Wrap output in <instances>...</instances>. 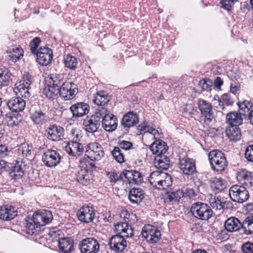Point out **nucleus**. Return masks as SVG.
<instances>
[{"mask_svg":"<svg viewBox=\"0 0 253 253\" xmlns=\"http://www.w3.org/2000/svg\"><path fill=\"white\" fill-rule=\"evenodd\" d=\"M53 218L50 211L43 210L34 213L33 218L26 220V232L30 235H37L41 231L42 226L49 223Z\"/></svg>","mask_w":253,"mask_h":253,"instance_id":"nucleus-1","label":"nucleus"},{"mask_svg":"<svg viewBox=\"0 0 253 253\" xmlns=\"http://www.w3.org/2000/svg\"><path fill=\"white\" fill-rule=\"evenodd\" d=\"M209 159L211 168L217 172L224 171L227 166L225 155L218 150H213L209 153Z\"/></svg>","mask_w":253,"mask_h":253,"instance_id":"nucleus-2","label":"nucleus"},{"mask_svg":"<svg viewBox=\"0 0 253 253\" xmlns=\"http://www.w3.org/2000/svg\"><path fill=\"white\" fill-rule=\"evenodd\" d=\"M190 211L195 218L201 220H208L213 214L211 207L206 203L200 202L193 204Z\"/></svg>","mask_w":253,"mask_h":253,"instance_id":"nucleus-3","label":"nucleus"},{"mask_svg":"<svg viewBox=\"0 0 253 253\" xmlns=\"http://www.w3.org/2000/svg\"><path fill=\"white\" fill-rule=\"evenodd\" d=\"M198 108L201 113L200 118L207 125L215 122V118L211 104L203 99H199L197 102Z\"/></svg>","mask_w":253,"mask_h":253,"instance_id":"nucleus-4","label":"nucleus"},{"mask_svg":"<svg viewBox=\"0 0 253 253\" xmlns=\"http://www.w3.org/2000/svg\"><path fill=\"white\" fill-rule=\"evenodd\" d=\"M229 195L233 201L243 203L247 201L250 195L249 191L245 186L234 185L229 189Z\"/></svg>","mask_w":253,"mask_h":253,"instance_id":"nucleus-5","label":"nucleus"},{"mask_svg":"<svg viewBox=\"0 0 253 253\" xmlns=\"http://www.w3.org/2000/svg\"><path fill=\"white\" fill-rule=\"evenodd\" d=\"M79 249L82 253H98L100 245L93 237H87L80 242Z\"/></svg>","mask_w":253,"mask_h":253,"instance_id":"nucleus-6","label":"nucleus"},{"mask_svg":"<svg viewBox=\"0 0 253 253\" xmlns=\"http://www.w3.org/2000/svg\"><path fill=\"white\" fill-rule=\"evenodd\" d=\"M78 92L77 85L69 82L62 84L59 89L60 97L65 100H70L74 98Z\"/></svg>","mask_w":253,"mask_h":253,"instance_id":"nucleus-7","label":"nucleus"},{"mask_svg":"<svg viewBox=\"0 0 253 253\" xmlns=\"http://www.w3.org/2000/svg\"><path fill=\"white\" fill-rule=\"evenodd\" d=\"M141 235L150 243H157L161 238V234L159 230L155 226L148 225L143 228Z\"/></svg>","mask_w":253,"mask_h":253,"instance_id":"nucleus-8","label":"nucleus"},{"mask_svg":"<svg viewBox=\"0 0 253 253\" xmlns=\"http://www.w3.org/2000/svg\"><path fill=\"white\" fill-rule=\"evenodd\" d=\"M95 214V211L92 206L88 205L83 206L77 212V215L79 220L83 222L88 223L93 221Z\"/></svg>","mask_w":253,"mask_h":253,"instance_id":"nucleus-9","label":"nucleus"},{"mask_svg":"<svg viewBox=\"0 0 253 253\" xmlns=\"http://www.w3.org/2000/svg\"><path fill=\"white\" fill-rule=\"evenodd\" d=\"M125 237L121 235H115L109 239L110 249L116 253L123 252L126 247V242Z\"/></svg>","mask_w":253,"mask_h":253,"instance_id":"nucleus-10","label":"nucleus"},{"mask_svg":"<svg viewBox=\"0 0 253 253\" xmlns=\"http://www.w3.org/2000/svg\"><path fill=\"white\" fill-rule=\"evenodd\" d=\"M60 159L61 157L56 151L49 149L45 151L42 156V162L46 166L50 168L57 166Z\"/></svg>","mask_w":253,"mask_h":253,"instance_id":"nucleus-11","label":"nucleus"},{"mask_svg":"<svg viewBox=\"0 0 253 253\" xmlns=\"http://www.w3.org/2000/svg\"><path fill=\"white\" fill-rule=\"evenodd\" d=\"M37 62L42 66H47L50 63L52 60L53 54L51 49L41 47L38 49L36 54Z\"/></svg>","mask_w":253,"mask_h":253,"instance_id":"nucleus-12","label":"nucleus"},{"mask_svg":"<svg viewBox=\"0 0 253 253\" xmlns=\"http://www.w3.org/2000/svg\"><path fill=\"white\" fill-rule=\"evenodd\" d=\"M85 153L90 156H87L91 160L94 159L97 161L100 160L104 155V153L100 144L96 142L89 143L86 147Z\"/></svg>","mask_w":253,"mask_h":253,"instance_id":"nucleus-13","label":"nucleus"},{"mask_svg":"<svg viewBox=\"0 0 253 253\" xmlns=\"http://www.w3.org/2000/svg\"><path fill=\"white\" fill-rule=\"evenodd\" d=\"M64 128L56 125H50L46 129L47 138L52 141H59L64 135Z\"/></svg>","mask_w":253,"mask_h":253,"instance_id":"nucleus-14","label":"nucleus"},{"mask_svg":"<svg viewBox=\"0 0 253 253\" xmlns=\"http://www.w3.org/2000/svg\"><path fill=\"white\" fill-rule=\"evenodd\" d=\"M179 168L186 175L193 174L196 171L194 160L188 158H184L179 160Z\"/></svg>","mask_w":253,"mask_h":253,"instance_id":"nucleus-15","label":"nucleus"},{"mask_svg":"<svg viewBox=\"0 0 253 253\" xmlns=\"http://www.w3.org/2000/svg\"><path fill=\"white\" fill-rule=\"evenodd\" d=\"M101 121L96 117L91 115L87 116L83 121V125L86 131L89 133L96 132L100 126Z\"/></svg>","mask_w":253,"mask_h":253,"instance_id":"nucleus-16","label":"nucleus"},{"mask_svg":"<svg viewBox=\"0 0 253 253\" xmlns=\"http://www.w3.org/2000/svg\"><path fill=\"white\" fill-rule=\"evenodd\" d=\"M70 110L73 117H81L87 114L89 111V105L84 102H79L72 105Z\"/></svg>","mask_w":253,"mask_h":253,"instance_id":"nucleus-17","label":"nucleus"},{"mask_svg":"<svg viewBox=\"0 0 253 253\" xmlns=\"http://www.w3.org/2000/svg\"><path fill=\"white\" fill-rule=\"evenodd\" d=\"M115 231L116 235H121L124 237H131L133 235V229L126 222H118L115 225Z\"/></svg>","mask_w":253,"mask_h":253,"instance_id":"nucleus-18","label":"nucleus"},{"mask_svg":"<svg viewBox=\"0 0 253 253\" xmlns=\"http://www.w3.org/2000/svg\"><path fill=\"white\" fill-rule=\"evenodd\" d=\"M23 97H13L7 103L9 109L13 112H19L22 111L26 106V102Z\"/></svg>","mask_w":253,"mask_h":253,"instance_id":"nucleus-19","label":"nucleus"},{"mask_svg":"<svg viewBox=\"0 0 253 253\" xmlns=\"http://www.w3.org/2000/svg\"><path fill=\"white\" fill-rule=\"evenodd\" d=\"M138 121L139 118L137 114L130 111L123 116L121 124L125 128L128 129L136 125Z\"/></svg>","mask_w":253,"mask_h":253,"instance_id":"nucleus-20","label":"nucleus"},{"mask_svg":"<svg viewBox=\"0 0 253 253\" xmlns=\"http://www.w3.org/2000/svg\"><path fill=\"white\" fill-rule=\"evenodd\" d=\"M117 118L112 114L107 115L102 120V126L107 131H113L117 127Z\"/></svg>","mask_w":253,"mask_h":253,"instance_id":"nucleus-21","label":"nucleus"},{"mask_svg":"<svg viewBox=\"0 0 253 253\" xmlns=\"http://www.w3.org/2000/svg\"><path fill=\"white\" fill-rule=\"evenodd\" d=\"M76 176L77 181L84 185L89 184L93 177L91 170L88 169H80Z\"/></svg>","mask_w":253,"mask_h":253,"instance_id":"nucleus-22","label":"nucleus"},{"mask_svg":"<svg viewBox=\"0 0 253 253\" xmlns=\"http://www.w3.org/2000/svg\"><path fill=\"white\" fill-rule=\"evenodd\" d=\"M149 149L153 154L160 156L164 155L168 151V147L165 141L159 139L154 141L150 145Z\"/></svg>","mask_w":253,"mask_h":253,"instance_id":"nucleus-23","label":"nucleus"},{"mask_svg":"<svg viewBox=\"0 0 253 253\" xmlns=\"http://www.w3.org/2000/svg\"><path fill=\"white\" fill-rule=\"evenodd\" d=\"M66 152L72 156H80L83 152L82 144L76 141H72L65 147Z\"/></svg>","mask_w":253,"mask_h":253,"instance_id":"nucleus-24","label":"nucleus"},{"mask_svg":"<svg viewBox=\"0 0 253 253\" xmlns=\"http://www.w3.org/2000/svg\"><path fill=\"white\" fill-rule=\"evenodd\" d=\"M224 227L226 231L232 232L243 229L242 221L235 217L228 218L224 223Z\"/></svg>","mask_w":253,"mask_h":253,"instance_id":"nucleus-25","label":"nucleus"},{"mask_svg":"<svg viewBox=\"0 0 253 253\" xmlns=\"http://www.w3.org/2000/svg\"><path fill=\"white\" fill-rule=\"evenodd\" d=\"M184 196L183 192L180 189L169 190L165 195V202L172 205L179 201L182 197Z\"/></svg>","mask_w":253,"mask_h":253,"instance_id":"nucleus-26","label":"nucleus"},{"mask_svg":"<svg viewBox=\"0 0 253 253\" xmlns=\"http://www.w3.org/2000/svg\"><path fill=\"white\" fill-rule=\"evenodd\" d=\"M245 115L244 113L242 112L238 113L237 112H231L226 115V121L228 123L229 126H238L243 123V119L241 115Z\"/></svg>","mask_w":253,"mask_h":253,"instance_id":"nucleus-27","label":"nucleus"},{"mask_svg":"<svg viewBox=\"0 0 253 253\" xmlns=\"http://www.w3.org/2000/svg\"><path fill=\"white\" fill-rule=\"evenodd\" d=\"M225 134L230 141H237L241 137V132L238 126H229L225 129Z\"/></svg>","mask_w":253,"mask_h":253,"instance_id":"nucleus-28","label":"nucleus"},{"mask_svg":"<svg viewBox=\"0 0 253 253\" xmlns=\"http://www.w3.org/2000/svg\"><path fill=\"white\" fill-rule=\"evenodd\" d=\"M143 191L140 188H132L129 192L128 198L133 204H138L144 199Z\"/></svg>","mask_w":253,"mask_h":253,"instance_id":"nucleus-29","label":"nucleus"},{"mask_svg":"<svg viewBox=\"0 0 253 253\" xmlns=\"http://www.w3.org/2000/svg\"><path fill=\"white\" fill-rule=\"evenodd\" d=\"M30 118L35 124L42 125L45 123L47 119V116L41 110L34 111L32 108L30 109Z\"/></svg>","mask_w":253,"mask_h":253,"instance_id":"nucleus-30","label":"nucleus"},{"mask_svg":"<svg viewBox=\"0 0 253 253\" xmlns=\"http://www.w3.org/2000/svg\"><path fill=\"white\" fill-rule=\"evenodd\" d=\"M24 167L25 165L22 164H20L19 162H17L14 166L9 167V170L8 171L12 178L19 179L21 178L24 174Z\"/></svg>","mask_w":253,"mask_h":253,"instance_id":"nucleus-31","label":"nucleus"},{"mask_svg":"<svg viewBox=\"0 0 253 253\" xmlns=\"http://www.w3.org/2000/svg\"><path fill=\"white\" fill-rule=\"evenodd\" d=\"M170 159L165 155L156 156L154 160L156 167L162 170H167L170 166Z\"/></svg>","mask_w":253,"mask_h":253,"instance_id":"nucleus-32","label":"nucleus"},{"mask_svg":"<svg viewBox=\"0 0 253 253\" xmlns=\"http://www.w3.org/2000/svg\"><path fill=\"white\" fill-rule=\"evenodd\" d=\"M73 241L69 238H62L58 240V247L64 253H71L73 250Z\"/></svg>","mask_w":253,"mask_h":253,"instance_id":"nucleus-33","label":"nucleus"},{"mask_svg":"<svg viewBox=\"0 0 253 253\" xmlns=\"http://www.w3.org/2000/svg\"><path fill=\"white\" fill-rule=\"evenodd\" d=\"M238 178L240 181H242L243 184L246 186L251 187L252 186L253 174L251 172L243 169L239 173Z\"/></svg>","mask_w":253,"mask_h":253,"instance_id":"nucleus-34","label":"nucleus"},{"mask_svg":"<svg viewBox=\"0 0 253 253\" xmlns=\"http://www.w3.org/2000/svg\"><path fill=\"white\" fill-rule=\"evenodd\" d=\"M17 215V212L12 207H4L0 210V218L3 220H10Z\"/></svg>","mask_w":253,"mask_h":253,"instance_id":"nucleus-35","label":"nucleus"},{"mask_svg":"<svg viewBox=\"0 0 253 253\" xmlns=\"http://www.w3.org/2000/svg\"><path fill=\"white\" fill-rule=\"evenodd\" d=\"M18 90V93L20 96L24 98H28L31 95L30 90L31 89V85L27 82L22 80L20 82V84L17 87Z\"/></svg>","mask_w":253,"mask_h":253,"instance_id":"nucleus-36","label":"nucleus"},{"mask_svg":"<svg viewBox=\"0 0 253 253\" xmlns=\"http://www.w3.org/2000/svg\"><path fill=\"white\" fill-rule=\"evenodd\" d=\"M62 75L57 74H52L49 75L48 80L47 81L50 85H52L58 89H60L63 81Z\"/></svg>","mask_w":253,"mask_h":253,"instance_id":"nucleus-37","label":"nucleus"},{"mask_svg":"<svg viewBox=\"0 0 253 253\" xmlns=\"http://www.w3.org/2000/svg\"><path fill=\"white\" fill-rule=\"evenodd\" d=\"M244 233L247 235L253 234V216H247L242 221Z\"/></svg>","mask_w":253,"mask_h":253,"instance_id":"nucleus-38","label":"nucleus"},{"mask_svg":"<svg viewBox=\"0 0 253 253\" xmlns=\"http://www.w3.org/2000/svg\"><path fill=\"white\" fill-rule=\"evenodd\" d=\"M109 101L108 95L105 92L100 91L96 93L93 99V102L98 106H104Z\"/></svg>","mask_w":253,"mask_h":253,"instance_id":"nucleus-39","label":"nucleus"},{"mask_svg":"<svg viewBox=\"0 0 253 253\" xmlns=\"http://www.w3.org/2000/svg\"><path fill=\"white\" fill-rule=\"evenodd\" d=\"M64 63L66 67L73 70H75L77 68L78 64L77 58L71 55L64 56Z\"/></svg>","mask_w":253,"mask_h":253,"instance_id":"nucleus-40","label":"nucleus"},{"mask_svg":"<svg viewBox=\"0 0 253 253\" xmlns=\"http://www.w3.org/2000/svg\"><path fill=\"white\" fill-rule=\"evenodd\" d=\"M210 184L212 190L216 192L221 191L225 187V185L222 178H213L210 180Z\"/></svg>","mask_w":253,"mask_h":253,"instance_id":"nucleus-41","label":"nucleus"},{"mask_svg":"<svg viewBox=\"0 0 253 253\" xmlns=\"http://www.w3.org/2000/svg\"><path fill=\"white\" fill-rule=\"evenodd\" d=\"M42 93L47 98L53 99L59 94V89L48 84L43 89Z\"/></svg>","mask_w":253,"mask_h":253,"instance_id":"nucleus-42","label":"nucleus"},{"mask_svg":"<svg viewBox=\"0 0 253 253\" xmlns=\"http://www.w3.org/2000/svg\"><path fill=\"white\" fill-rule=\"evenodd\" d=\"M219 101V108L222 110L225 109V105L226 106H232L234 103L233 97L229 93L223 94L220 97Z\"/></svg>","mask_w":253,"mask_h":253,"instance_id":"nucleus-43","label":"nucleus"},{"mask_svg":"<svg viewBox=\"0 0 253 253\" xmlns=\"http://www.w3.org/2000/svg\"><path fill=\"white\" fill-rule=\"evenodd\" d=\"M23 50L20 47H15L9 52V57L14 62L17 61L23 55Z\"/></svg>","mask_w":253,"mask_h":253,"instance_id":"nucleus-44","label":"nucleus"},{"mask_svg":"<svg viewBox=\"0 0 253 253\" xmlns=\"http://www.w3.org/2000/svg\"><path fill=\"white\" fill-rule=\"evenodd\" d=\"M209 203L211 208L215 210H221L225 208V202H221L218 198H211L209 199Z\"/></svg>","mask_w":253,"mask_h":253,"instance_id":"nucleus-45","label":"nucleus"},{"mask_svg":"<svg viewBox=\"0 0 253 253\" xmlns=\"http://www.w3.org/2000/svg\"><path fill=\"white\" fill-rule=\"evenodd\" d=\"M10 80V73L6 69H0V85H7Z\"/></svg>","mask_w":253,"mask_h":253,"instance_id":"nucleus-46","label":"nucleus"},{"mask_svg":"<svg viewBox=\"0 0 253 253\" xmlns=\"http://www.w3.org/2000/svg\"><path fill=\"white\" fill-rule=\"evenodd\" d=\"M110 114V111L108 109L104 106H99L98 108L96 109L95 112L93 116L96 117L101 121V120L105 117L107 115Z\"/></svg>","mask_w":253,"mask_h":253,"instance_id":"nucleus-47","label":"nucleus"},{"mask_svg":"<svg viewBox=\"0 0 253 253\" xmlns=\"http://www.w3.org/2000/svg\"><path fill=\"white\" fill-rule=\"evenodd\" d=\"M133 171L134 170H125L120 175V180L124 181H127L128 183H132V178L134 177Z\"/></svg>","mask_w":253,"mask_h":253,"instance_id":"nucleus-48","label":"nucleus"},{"mask_svg":"<svg viewBox=\"0 0 253 253\" xmlns=\"http://www.w3.org/2000/svg\"><path fill=\"white\" fill-rule=\"evenodd\" d=\"M212 84V80L207 78L201 80L199 83V85L202 88V90L207 91L211 90Z\"/></svg>","mask_w":253,"mask_h":253,"instance_id":"nucleus-49","label":"nucleus"},{"mask_svg":"<svg viewBox=\"0 0 253 253\" xmlns=\"http://www.w3.org/2000/svg\"><path fill=\"white\" fill-rule=\"evenodd\" d=\"M112 154L116 161L120 164L125 162V157L124 154L118 147H115L112 151Z\"/></svg>","mask_w":253,"mask_h":253,"instance_id":"nucleus-50","label":"nucleus"},{"mask_svg":"<svg viewBox=\"0 0 253 253\" xmlns=\"http://www.w3.org/2000/svg\"><path fill=\"white\" fill-rule=\"evenodd\" d=\"M238 105L241 111H243V113L246 112L249 113L250 112V110L253 107V103L248 100H244L242 102H239L238 103Z\"/></svg>","mask_w":253,"mask_h":253,"instance_id":"nucleus-51","label":"nucleus"},{"mask_svg":"<svg viewBox=\"0 0 253 253\" xmlns=\"http://www.w3.org/2000/svg\"><path fill=\"white\" fill-rule=\"evenodd\" d=\"M41 42L40 38L36 37L34 38L30 43V50L31 53L36 55L38 52V48Z\"/></svg>","mask_w":253,"mask_h":253,"instance_id":"nucleus-52","label":"nucleus"},{"mask_svg":"<svg viewBox=\"0 0 253 253\" xmlns=\"http://www.w3.org/2000/svg\"><path fill=\"white\" fill-rule=\"evenodd\" d=\"M241 250L243 253H253V243L246 242L241 246Z\"/></svg>","mask_w":253,"mask_h":253,"instance_id":"nucleus-53","label":"nucleus"},{"mask_svg":"<svg viewBox=\"0 0 253 253\" xmlns=\"http://www.w3.org/2000/svg\"><path fill=\"white\" fill-rule=\"evenodd\" d=\"M21 152L23 156L25 157H29L31 155L32 150V146L27 145H24L19 150Z\"/></svg>","mask_w":253,"mask_h":253,"instance_id":"nucleus-54","label":"nucleus"},{"mask_svg":"<svg viewBox=\"0 0 253 253\" xmlns=\"http://www.w3.org/2000/svg\"><path fill=\"white\" fill-rule=\"evenodd\" d=\"M134 177L132 178V183L136 184H140L143 182V175L139 171L135 170L133 171Z\"/></svg>","mask_w":253,"mask_h":253,"instance_id":"nucleus-55","label":"nucleus"},{"mask_svg":"<svg viewBox=\"0 0 253 253\" xmlns=\"http://www.w3.org/2000/svg\"><path fill=\"white\" fill-rule=\"evenodd\" d=\"M245 156L248 161L253 162V145H250L247 147Z\"/></svg>","mask_w":253,"mask_h":253,"instance_id":"nucleus-56","label":"nucleus"},{"mask_svg":"<svg viewBox=\"0 0 253 253\" xmlns=\"http://www.w3.org/2000/svg\"><path fill=\"white\" fill-rule=\"evenodd\" d=\"M231 2H232L230 0H222L220 3L221 5V8L230 13L232 11L233 4H231Z\"/></svg>","mask_w":253,"mask_h":253,"instance_id":"nucleus-57","label":"nucleus"},{"mask_svg":"<svg viewBox=\"0 0 253 253\" xmlns=\"http://www.w3.org/2000/svg\"><path fill=\"white\" fill-rule=\"evenodd\" d=\"M118 145L120 148L125 150H128L132 147V143L126 140H120L118 142Z\"/></svg>","mask_w":253,"mask_h":253,"instance_id":"nucleus-58","label":"nucleus"},{"mask_svg":"<svg viewBox=\"0 0 253 253\" xmlns=\"http://www.w3.org/2000/svg\"><path fill=\"white\" fill-rule=\"evenodd\" d=\"M107 175L109 176L110 181L112 183H116L117 181L120 180V175L118 176L115 171L109 172L107 173Z\"/></svg>","mask_w":253,"mask_h":253,"instance_id":"nucleus-59","label":"nucleus"},{"mask_svg":"<svg viewBox=\"0 0 253 253\" xmlns=\"http://www.w3.org/2000/svg\"><path fill=\"white\" fill-rule=\"evenodd\" d=\"M166 175L165 179L163 180V189H166L171 186L172 183V178L169 175Z\"/></svg>","mask_w":253,"mask_h":253,"instance_id":"nucleus-60","label":"nucleus"},{"mask_svg":"<svg viewBox=\"0 0 253 253\" xmlns=\"http://www.w3.org/2000/svg\"><path fill=\"white\" fill-rule=\"evenodd\" d=\"M9 170V167L7 165V163L4 160L0 161V174L5 171Z\"/></svg>","mask_w":253,"mask_h":253,"instance_id":"nucleus-61","label":"nucleus"},{"mask_svg":"<svg viewBox=\"0 0 253 253\" xmlns=\"http://www.w3.org/2000/svg\"><path fill=\"white\" fill-rule=\"evenodd\" d=\"M212 83L215 87L218 89H220L221 86L223 84V81L220 77H216Z\"/></svg>","mask_w":253,"mask_h":253,"instance_id":"nucleus-62","label":"nucleus"},{"mask_svg":"<svg viewBox=\"0 0 253 253\" xmlns=\"http://www.w3.org/2000/svg\"><path fill=\"white\" fill-rule=\"evenodd\" d=\"M183 194L184 195H185L190 199L193 198L196 196L195 192L193 189H187Z\"/></svg>","mask_w":253,"mask_h":253,"instance_id":"nucleus-63","label":"nucleus"},{"mask_svg":"<svg viewBox=\"0 0 253 253\" xmlns=\"http://www.w3.org/2000/svg\"><path fill=\"white\" fill-rule=\"evenodd\" d=\"M22 80L28 82L30 85H31L34 82L33 78L32 77V75L29 73H27L23 75Z\"/></svg>","mask_w":253,"mask_h":253,"instance_id":"nucleus-64","label":"nucleus"}]
</instances>
